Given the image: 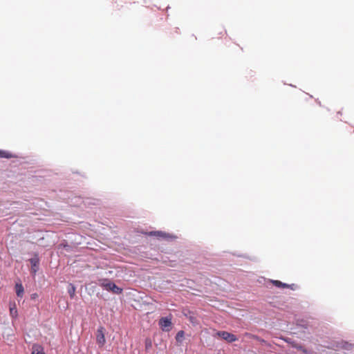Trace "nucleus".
Wrapping results in <instances>:
<instances>
[{
  "label": "nucleus",
  "mask_w": 354,
  "mask_h": 354,
  "mask_svg": "<svg viewBox=\"0 0 354 354\" xmlns=\"http://www.w3.org/2000/svg\"><path fill=\"white\" fill-rule=\"evenodd\" d=\"M297 348H298V349H300V350H302V351H303V352H306V350L302 349V346H299V347H298Z\"/></svg>",
  "instance_id": "23"
},
{
  "label": "nucleus",
  "mask_w": 354,
  "mask_h": 354,
  "mask_svg": "<svg viewBox=\"0 0 354 354\" xmlns=\"http://www.w3.org/2000/svg\"><path fill=\"white\" fill-rule=\"evenodd\" d=\"M169 8H170V7H169V6H167V10H168Z\"/></svg>",
  "instance_id": "25"
},
{
  "label": "nucleus",
  "mask_w": 354,
  "mask_h": 354,
  "mask_svg": "<svg viewBox=\"0 0 354 354\" xmlns=\"http://www.w3.org/2000/svg\"><path fill=\"white\" fill-rule=\"evenodd\" d=\"M31 354H46L44 347L39 344H34L31 348Z\"/></svg>",
  "instance_id": "8"
},
{
  "label": "nucleus",
  "mask_w": 354,
  "mask_h": 354,
  "mask_svg": "<svg viewBox=\"0 0 354 354\" xmlns=\"http://www.w3.org/2000/svg\"><path fill=\"white\" fill-rule=\"evenodd\" d=\"M234 255H236V256L240 257L248 258V257L246 255H243V254H234Z\"/></svg>",
  "instance_id": "20"
},
{
  "label": "nucleus",
  "mask_w": 354,
  "mask_h": 354,
  "mask_svg": "<svg viewBox=\"0 0 354 354\" xmlns=\"http://www.w3.org/2000/svg\"><path fill=\"white\" fill-rule=\"evenodd\" d=\"M288 288L295 290L297 288V286L295 283L288 284Z\"/></svg>",
  "instance_id": "17"
},
{
  "label": "nucleus",
  "mask_w": 354,
  "mask_h": 354,
  "mask_svg": "<svg viewBox=\"0 0 354 354\" xmlns=\"http://www.w3.org/2000/svg\"><path fill=\"white\" fill-rule=\"evenodd\" d=\"M158 325L162 331L169 332L172 325V315L169 314L168 316L162 317L158 321Z\"/></svg>",
  "instance_id": "2"
},
{
  "label": "nucleus",
  "mask_w": 354,
  "mask_h": 354,
  "mask_svg": "<svg viewBox=\"0 0 354 354\" xmlns=\"http://www.w3.org/2000/svg\"><path fill=\"white\" fill-rule=\"evenodd\" d=\"M177 238L176 236L174 234H171L169 233L165 232V235H161L160 239L166 240V241H173Z\"/></svg>",
  "instance_id": "13"
},
{
  "label": "nucleus",
  "mask_w": 354,
  "mask_h": 354,
  "mask_svg": "<svg viewBox=\"0 0 354 354\" xmlns=\"http://www.w3.org/2000/svg\"><path fill=\"white\" fill-rule=\"evenodd\" d=\"M159 234H156V236L158 239H160L161 235H165V232L158 230Z\"/></svg>",
  "instance_id": "19"
},
{
  "label": "nucleus",
  "mask_w": 354,
  "mask_h": 354,
  "mask_svg": "<svg viewBox=\"0 0 354 354\" xmlns=\"http://www.w3.org/2000/svg\"><path fill=\"white\" fill-rule=\"evenodd\" d=\"M184 336H185V331L183 330H179L176 333V337H175L176 342L178 344H181Z\"/></svg>",
  "instance_id": "12"
},
{
  "label": "nucleus",
  "mask_w": 354,
  "mask_h": 354,
  "mask_svg": "<svg viewBox=\"0 0 354 354\" xmlns=\"http://www.w3.org/2000/svg\"><path fill=\"white\" fill-rule=\"evenodd\" d=\"M216 336L226 341L227 343H232L238 340V337L230 332L225 330H218Z\"/></svg>",
  "instance_id": "4"
},
{
  "label": "nucleus",
  "mask_w": 354,
  "mask_h": 354,
  "mask_svg": "<svg viewBox=\"0 0 354 354\" xmlns=\"http://www.w3.org/2000/svg\"><path fill=\"white\" fill-rule=\"evenodd\" d=\"M38 297L37 293H32L30 296L31 300H35Z\"/></svg>",
  "instance_id": "18"
},
{
  "label": "nucleus",
  "mask_w": 354,
  "mask_h": 354,
  "mask_svg": "<svg viewBox=\"0 0 354 354\" xmlns=\"http://www.w3.org/2000/svg\"><path fill=\"white\" fill-rule=\"evenodd\" d=\"M271 283L276 287L280 288H288V283H283L279 280H271Z\"/></svg>",
  "instance_id": "11"
},
{
  "label": "nucleus",
  "mask_w": 354,
  "mask_h": 354,
  "mask_svg": "<svg viewBox=\"0 0 354 354\" xmlns=\"http://www.w3.org/2000/svg\"><path fill=\"white\" fill-rule=\"evenodd\" d=\"M287 343H290V339L289 338H286V339H283Z\"/></svg>",
  "instance_id": "22"
},
{
  "label": "nucleus",
  "mask_w": 354,
  "mask_h": 354,
  "mask_svg": "<svg viewBox=\"0 0 354 354\" xmlns=\"http://www.w3.org/2000/svg\"><path fill=\"white\" fill-rule=\"evenodd\" d=\"M101 286L106 290L111 292L115 295H120L123 292V289L118 286L113 281L109 279H104L101 283Z\"/></svg>",
  "instance_id": "1"
},
{
  "label": "nucleus",
  "mask_w": 354,
  "mask_h": 354,
  "mask_svg": "<svg viewBox=\"0 0 354 354\" xmlns=\"http://www.w3.org/2000/svg\"><path fill=\"white\" fill-rule=\"evenodd\" d=\"M75 290H76V287L75 286V285L71 283H69L67 286V292H68L69 297L71 299H74V297L75 296Z\"/></svg>",
  "instance_id": "9"
},
{
  "label": "nucleus",
  "mask_w": 354,
  "mask_h": 354,
  "mask_svg": "<svg viewBox=\"0 0 354 354\" xmlns=\"http://www.w3.org/2000/svg\"><path fill=\"white\" fill-rule=\"evenodd\" d=\"M9 307L10 316L11 317L12 322H13L18 317V311L17 309L16 304L15 302H10Z\"/></svg>",
  "instance_id": "7"
},
{
  "label": "nucleus",
  "mask_w": 354,
  "mask_h": 354,
  "mask_svg": "<svg viewBox=\"0 0 354 354\" xmlns=\"http://www.w3.org/2000/svg\"><path fill=\"white\" fill-rule=\"evenodd\" d=\"M17 156L8 151L0 149V158L10 159L12 158H16Z\"/></svg>",
  "instance_id": "10"
},
{
  "label": "nucleus",
  "mask_w": 354,
  "mask_h": 354,
  "mask_svg": "<svg viewBox=\"0 0 354 354\" xmlns=\"http://www.w3.org/2000/svg\"><path fill=\"white\" fill-rule=\"evenodd\" d=\"M15 291L17 297L22 298L24 297V288L19 279H18L17 281H15Z\"/></svg>",
  "instance_id": "6"
},
{
  "label": "nucleus",
  "mask_w": 354,
  "mask_h": 354,
  "mask_svg": "<svg viewBox=\"0 0 354 354\" xmlns=\"http://www.w3.org/2000/svg\"><path fill=\"white\" fill-rule=\"evenodd\" d=\"M159 234L158 230L156 231H149L147 232H145V234L149 236H156V234Z\"/></svg>",
  "instance_id": "15"
},
{
  "label": "nucleus",
  "mask_w": 354,
  "mask_h": 354,
  "mask_svg": "<svg viewBox=\"0 0 354 354\" xmlns=\"http://www.w3.org/2000/svg\"><path fill=\"white\" fill-rule=\"evenodd\" d=\"M342 348L346 350H349L351 347L352 346L351 344H349L347 342H343L342 343Z\"/></svg>",
  "instance_id": "16"
},
{
  "label": "nucleus",
  "mask_w": 354,
  "mask_h": 354,
  "mask_svg": "<svg viewBox=\"0 0 354 354\" xmlns=\"http://www.w3.org/2000/svg\"><path fill=\"white\" fill-rule=\"evenodd\" d=\"M145 351H149L152 347V341L150 338L147 337L145 341Z\"/></svg>",
  "instance_id": "14"
},
{
  "label": "nucleus",
  "mask_w": 354,
  "mask_h": 354,
  "mask_svg": "<svg viewBox=\"0 0 354 354\" xmlns=\"http://www.w3.org/2000/svg\"><path fill=\"white\" fill-rule=\"evenodd\" d=\"M31 265L30 273L35 276L39 270L40 258L37 252L32 253V257L28 259Z\"/></svg>",
  "instance_id": "3"
},
{
  "label": "nucleus",
  "mask_w": 354,
  "mask_h": 354,
  "mask_svg": "<svg viewBox=\"0 0 354 354\" xmlns=\"http://www.w3.org/2000/svg\"><path fill=\"white\" fill-rule=\"evenodd\" d=\"M257 340L260 342H262V343H265L266 342V340H264L262 338H260V337H257Z\"/></svg>",
  "instance_id": "21"
},
{
  "label": "nucleus",
  "mask_w": 354,
  "mask_h": 354,
  "mask_svg": "<svg viewBox=\"0 0 354 354\" xmlns=\"http://www.w3.org/2000/svg\"><path fill=\"white\" fill-rule=\"evenodd\" d=\"M96 342L100 347H102L106 343L104 328L103 326H100L97 330Z\"/></svg>",
  "instance_id": "5"
},
{
  "label": "nucleus",
  "mask_w": 354,
  "mask_h": 354,
  "mask_svg": "<svg viewBox=\"0 0 354 354\" xmlns=\"http://www.w3.org/2000/svg\"><path fill=\"white\" fill-rule=\"evenodd\" d=\"M317 104H318L319 106H322V104H321V102H320V101H319L318 100H317Z\"/></svg>",
  "instance_id": "24"
}]
</instances>
